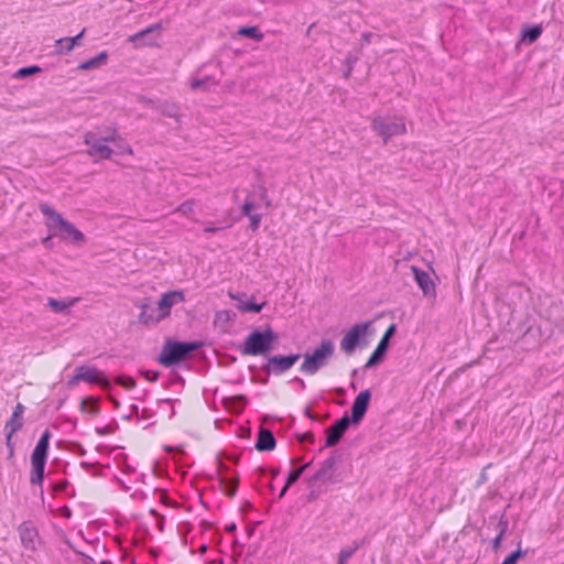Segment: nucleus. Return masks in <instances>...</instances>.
<instances>
[{
  "mask_svg": "<svg viewBox=\"0 0 564 564\" xmlns=\"http://www.w3.org/2000/svg\"><path fill=\"white\" fill-rule=\"evenodd\" d=\"M40 210L46 218L45 224L52 232V236L76 245H80L85 241L84 234L72 223L64 219L53 207L47 204H41Z\"/></svg>",
  "mask_w": 564,
  "mask_h": 564,
  "instance_id": "f257e3e1",
  "label": "nucleus"
},
{
  "mask_svg": "<svg viewBox=\"0 0 564 564\" xmlns=\"http://www.w3.org/2000/svg\"><path fill=\"white\" fill-rule=\"evenodd\" d=\"M116 128L97 127L84 134V143L87 145L86 153L93 158L95 162L108 160L113 154V150L108 145L116 138Z\"/></svg>",
  "mask_w": 564,
  "mask_h": 564,
  "instance_id": "f03ea898",
  "label": "nucleus"
},
{
  "mask_svg": "<svg viewBox=\"0 0 564 564\" xmlns=\"http://www.w3.org/2000/svg\"><path fill=\"white\" fill-rule=\"evenodd\" d=\"M338 463V456L330 455L322 462L318 470L306 479L307 487L311 489L308 495L310 500L316 499L323 491V486L334 485L339 481L336 476V466Z\"/></svg>",
  "mask_w": 564,
  "mask_h": 564,
  "instance_id": "7ed1b4c3",
  "label": "nucleus"
},
{
  "mask_svg": "<svg viewBox=\"0 0 564 564\" xmlns=\"http://www.w3.org/2000/svg\"><path fill=\"white\" fill-rule=\"evenodd\" d=\"M373 334V322L357 323L345 333L339 347L345 354H352L358 347H366Z\"/></svg>",
  "mask_w": 564,
  "mask_h": 564,
  "instance_id": "20e7f679",
  "label": "nucleus"
},
{
  "mask_svg": "<svg viewBox=\"0 0 564 564\" xmlns=\"http://www.w3.org/2000/svg\"><path fill=\"white\" fill-rule=\"evenodd\" d=\"M51 436V432L48 430H45L42 433L35 448L32 452V469L30 475V482L32 485H42L43 482Z\"/></svg>",
  "mask_w": 564,
  "mask_h": 564,
  "instance_id": "39448f33",
  "label": "nucleus"
},
{
  "mask_svg": "<svg viewBox=\"0 0 564 564\" xmlns=\"http://www.w3.org/2000/svg\"><path fill=\"white\" fill-rule=\"evenodd\" d=\"M371 128L384 143L392 137L406 132L404 118L401 116H377L372 119Z\"/></svg>",
  "mask_w": 564,
  "mask_h": 564,
  "instance_id": "423d86ee",
  "label": "nucleus"
},
{
  "mask_svg": "<svg viewBox=\"0 0 564 564\" xmlns=\"http://www.w3.org/2000/svg\"><path fill=\"white\" fill-rule=\"evenodd\" d=\"M275 335L271 328L264 332L254 330L243 341L241 352L247 356H259L269 352Z\"/></svg>",
  "mask_w": 564,
  "mask_h": 564,
  "instance_id": "0eeeda50",
  "label": "nucleus"
},
{
  "mask_svg": "<svg viewBox=\"0 0 564 564\" xmlns=\"http://www.w3.org/2000/svg\"><path fill=\"white\" fill-rule=\"evenodd\" d=\"M334 354V344L330 340H323L311 354L304 356L301 370L307 375H314L323 368Z\"/></svg>",
  "mask_w": 564,
  "mask_h": 564,
  "instance_id": "6e6552de",
  "label": "nucleus"
},
{
  "mask_svg": "<svg viewBox=\"0 0 564 564\" xmlns=\"http://www.w3.org/2000/svg\"><path fill=\"white\" fill-rule=\"evenodd\" d=\"M200 343L166 341L160 355V362L164 366H172L183 360L189 352L198 349Z\"/></svg>",
  "mask_w": 564,
  "mask_h": 564,
  "instance_id": "1a4fd4ad",
  "label": "nucleus"
},
{
  "mask_svg": "<svg viewBox=\"0 0 564 564\" xmlns=\"http://www.w3.org/2000/svg\"><path fill=\"white\" fill-rule=\"evenodd\" d=\"M80 382L89 386L97 384L101 388H110V381L105 372L90 365L78 366L75 369V373L68 380V384L70 386H76Z\"/></svg>",
  "mask_w": 564,
  "mask_h": 564,
  "instance_id": "9d476101",
  "label": "nucleus"
},
{
  "mask_svg": "<svg viewBox=\"0 0 564 564\" xmlns=\"http://www.w3.org/2000/svg\"><path fill=\"white\" fill-rule=\"evenodd\" d=\"M162 30V23H155L133 35H130L128 41L135 47L156 46L159 45Z\"/></svg>",
  "mask_w": 564,
  "mask_h": 564,
  "instance_id": "9b49d317",
  "label": "nucleus"
},
{
  "mask_svg": "<svg viewBox=\"0 0 564 564\" xmlns=\"http://www.w3.org/2000/svg\"><path fill=\"white\" fill-rule=\"evenodd\" d=\"M185 301L184 293L182 291H170L164 293L158 302V314L156 319H164L171 313V308Z\"/></svg>",
  "mask_w": 564,
  "mask_h": 564,
  "instance_id": "f8f14e48",
  "label": "nucleus"
},
{
  "mask_svg": "<svg viewBox=\"0 0 564 564\" xmlns=\"http://www.w3.org/2000/svg\"><path fill=\"white\" fill-rule=\"evenodd\" d=\"M351 424L349 416L344 415L339 420H337L334 424L328 426L325 430L326 440H325V447H333L336 446L339 441L341 440L345 432L348 430L349 425Z\"/></svg>",
  "mask_w": 564,
  "mask_h": 564,
  "instance_id": "ddd939ff",
  "label": "nucleus"
},
{
  "mask_svg": "<svg viewBox=\"0 0 564 564\" xmlns=\"http://www.w3.org/2000/svg\"><path fill=\"white\" fill-rule=\"evenodd\" d=\"M213 403H214L215 408H217L218 403H219L228 412L237 414V413H240L245 409V406L247 404V398L242 394L234 395V397L223 395V397L218 398L217 390H214Z\"/></svg>",
  "mask_w": 564,
  "mask_h": 564,
  "instance_id": "4468645a",
  "label": "nucleus"
},
{
  "mask_svg": "<svg viewBox=\"0 0 564 564\" xmlns=\"http://www.w3.org/2000/svg\"><path fill=\"white\" fill-rule=\"evenodd\" d=\"M370 390H361L355 399L351 406V416L349 417L351 424H359L364 419L370 402Z\"/></svg>",
  "mask_w": 564,
  "mask_h": 564,
  "instance_id": "2eb2a0df",
  "label": "nucleus"
},
{
  "mask_svg": "<svg viewBox=\"0 0 564 564\" xmlns=\"http://www.w3.org/2000/svg\"><path fill=\"white\" fill-rule=\"evenodd\" d=\"M410 270L424 296L434 299L436 296V288L430 274L415 265H411Z\"/></svg>",
  "mask_w": 564,
  "mask_h": 564,
  "instance_id": "dca6fc26",
  "label": "nucleus"
},
{
  "mask_svg": "<svg viewBox=\"0 0 564 564\" xmlns=\"http://www.w3.org/2000/svg\"><path fill=\"white\" fill-rule=\"evenodd\" d=\"M18 531L22 545L26 550L35 551L39 532L34 524L31 521H24L19 525Z\"/></svg>",
  "mask_w": 564,
  "mask_h": 564,
  "instance_id": "f3484780",
  "label": "nucleus"
},
{
  "mask_svg": "<svg viewBox=\"0 0 564 564\" xmlns=\"http://www.w3.org/2000/svg\"><path fill=\"white\" fill-rule=\"evenodd\" d=\"M394 333H395V325L391 324L388 327V329L386 330L381 340L379 341L377 348L375 349V351L368 359L366 367H372V366L377 365L383 358V356L386 355V351L388 349V346H389V340L394 335Z\"/></svg>",
  "mask_w": 564,
  "mask_h": 564,
  "instance_id": "a211bd4d",
  "label": "nucleus"
},
{
  "mask_svg": "<svg viewBox=\"0 0 564 564\" xmlns=\"http://www.w3.org/2000/svg\"><path fill=\"white\" fill-rule=\"evenodd\" d=\"M299 358L300 355L273 356L269 358V369L275 373H281L294 366Z\"/></svg>",
  "mask_w": 564,
  "mask_h": 564,
  "instance_id": "6ab92c4d",
  "label": "nucleus"
},
{
  "mask_svg": "<svg viewBox=\"0 0 564 564\" xmlns=\"http://www.w3.org/2000/svg\"><path fill=\"white\" fill-rule=\"evenodd\" d=\"M275 445L276 442L273 433L270 430L261 427L254 445L256 449L259 452H270L275 448Z\"/></svg>",
  "mask_w": 564,
  "mask_h": 564,
  "instance_id": "aec40b11",
  "label": "nucleus"
},
{
  "mask_svg": "<svg viewBox=\"0 0 564 564\" xmlns=\"http://www.w3.org/2000/svg\"><path fill=\"white\" fill-rule=\"evenodd\" d=\"M243 296H245L243 294L229 293V297L231 300L237 301V308L241 313H249V312H251V313H259L264 307V305L267 304L265 302L257 304V303H253L251 301H245Z\"/></svg>",
  "mask_w": 564,
  "mask_h": 564,
  "instance_id": "412c9836",
  "label": "nucleus"
},
{
  "mask_svg": "<svg viewBox=\"0 0 564 564\" xmlns=\"http://www.w3.org/2000/svg\"><path fill=\"white\" fill-rule=\"evenodd\" d=\"M219 82V78L212 75H207L202 78H193L191 80L189 86L192 90L202 89L204 91H209L214 87L218 86Z\"/></svg>",
  "mask_w": 564,
  "mask_h": 564,
  "instance_id": "4be33fe9",
  "label": "nucleus"
},
{
  "mask_svg": "<svg viewBox=\"0 0 564 564\" xmlns=\"http://www.w3.org/2000/svg\"><path fill=\"white\" fill-rule=\"evenodd\" d=\"M79 301L78 297H69L66 300H56L53 297H50L47 301V305L51 307V310L55 313H63L69 307L74 306Z\"/></svg>",
  "mask_w": 564,
  "mask_h": 564,
  "instance_id": "5701e85b",
  "label": "nucleus"
},
{
  "mask_svg": "<svg viewBox=\"0 0 564 564\" xmlns=\"http://www.w3.org/2000/svg\"><path fill=\"white\" fill-rule=\"evenodd\" d=\"M107 59H108V54L106 52H101L97 56H95L90 59H87L85 62H82L78 65V69L89 70V69L98 68V67L105 65L107 63Z\"/></svg>",
  "mask_w": 564,
  "mask_h": 564,
  "instance_id": "b1692460",
  "label": "nucleus"
},
{
  "mask_svg": "<svg viewBox=\"0 0 564 564\" xmlns=\"http://www.w3.org/2000/svg\"><path fill=\"white\" fill-rule=\"evenodd\" d=\"M99 399L94 397H86L80 400L79 409L83 413L96 415L99 413L98 406Z\"/></svg>",
  "mask_w": 564,
  "mask_h": 564,
  "instance_id": "393cba45",
  "label": "nucleus"
},
{
  "mask_svg": "<svg viewBox=\"0 0 564 564\" xmlns=\"http://www.w3.org/2000/svg\"><path fill=\"white\" fill-rule=\"evenodd\" d=\"M311 464H312L311 462H310V463H306V464L302 465L300 468L294 469V470H291V471L289 473L288 478H286V482H285L284 487L282 488V490H281L280 495H279V497H280V498H282V497L285 495V492H286L288 488H289L291 485H293L294 482H296V481L300 479V477L302 476V474L304 473V470H305L306 468H308Z\"/></svg>",
  "mask_w": 564,
  "mask_h": 564,
  "instance_id": "a878e982",
  "label": "nucleus"
},
{
  "mask_svg": "<svg viewBox=\"0 0 564 564\" xmlns=\"http://www.w3.org/2000/svg\"><path fill=\"white\" fill-rule=\"evenodd\" d=\"M542 34L540 25L525 26L521 32V41L528 44L534 43Z\"/></svg>",
  "mask_w": 564,
  "mask_h": 564,
  "instance_id": "bb28decb",
  "label": "nucleus"
},
{
  "mask_svg": "<svg viewBox=\"0 0 564 564\" xmlns=\"http://www.w3.org/2000/svg\"><path fill=\"white\" fill-rule=\"evenodd\" d=\"M115 138H116L115 140L110 141V143H112L113 147H115L113 153L133 155L132 148L128 144V142L124 139H122L119 135L117 129H116V137Z\"/></svg>",
  "mask_w": 564,
  "mask_h": 564,
  "instance_id": "cd10ccee",
  "label": "nucleus"
},
{
  "mask_svg": "<svg viewBox=\"0 0 564 564\" xmlns=\"http://www.w3.org/2000/svg\"><path fill=\"white\" fill-rule=\"evenodd\" d=\"M236 318V313L230 310H221L218 311L215 315V325L219 327H225L228 324L232 323Z\"/></svg>",
  "mask_w": 564,
  "mask_h": 564,
  "instance_id": "c85d7f7f",
  "label": "nucleus"
},
{
  "mask_svg": "<svg viewBox=\"0 0 564 564\" xmlns=\"http://www.w3.org/2000/svg\"><path fill=\"white\" fill-rule=\"evenodd\" d=\"M361 546V542L354 541L352 545L347 549H341L338 554V564H346L347 561L356 553Z\"/></svg>",
  "mask_w": 564,
  "mask_h": 564,
  "instance_id": "c756f323",
  "label": "nucleus"
},
{
  "mask_svg": "<svg viewBox=\"0 0 564 564\" xmlns=\"http://www.w3.org/2000/svg\"><path fill=\"white\" fill-rule=\"evenodd\" d=\"M23 426V419L19 414L11 415L10 420L4 425V432L17 433Z\"/></svg>",
  "mask_w": 564,
  "mask_h": 564,
  "instance_id": "7c9ffc66",
  "label": "nucleus"
},
{
  "mask_svg": "<svg viewBox=\"0 0 564 564\" xmlns=\"http://www.w3.org/2000/svg\"><path fill=\"white\" fill-rule=\"evenodd\" d=\"M238 34L242 36L251 37L256 41H261L263 39V34L259 31L257 26H245L238 30Z\"/></svg>",
  "mask_w": 564,
  "mask_h": 564,
  "instance_id": "2f4dec72",
  "label": "nucleus"
},
{
  "mask_svg": "<svg viewBox=\"0 0 564 564\" xmlns=\"http://www.w3.org/2000/svg\"><path fill=\"white\" fill-rule=\"evenodd\" d=\"M56 54L63 55L74 50L73 44L66 37L58 39L55 42Z\"/></svg>",
  "mask_w": 564,
  "mask_h": 564,
  "instance_id": "473e14b6",
  "label": "nucleus"
},
{
  "mask_svg": "<svg viewBox=\"0 0 564 564\" xmlns=\"http://www.w3.org/2000/svg\"><path fill=\"white\" fill-rule=\"evenodd\" d=\"M161 319H156V315H153L152 313H149L148 310H143L139 315V322L142 324H155L160 322Z\"/></svg>",
  "mask_w": 564,
  "mask_h": 564,
  "instance_id": "72a5a7b5",
  "label": "nucleus"
},
{
  "mask_svg": "<svg viewBox=\"0 0 564 564\" xmlns=\"http://www.w3.org/2000/svg\"><path fill=\"white\" fill-rule=\"evenodd\" d=\"M525 551H521L520 549L511 552L501 564H517L519 558L525 555Z\"/></svg>",
  "mask_w": 564,
  "mask_h": 564,
  "instance_id": "f704fd0d",
  "label": "nucleus"
},
{
  "mask_svg": "<svg viewBox=\"0 0 564 564\" xmlns=\"http://www.w3.org/2000/svg\"><path fill=\"white\" fill-rule=\"evenodd\" d=\"M40 70H41V68L37 66L23 67L18 70L17 76L25 77V76L39 73Z\"/></svg>",
  "mask_w": 564,
  "mask_h": 564,
  "instance_id": "c9c22d12",
  "label": "nucleus"
},
{
  "mask_svg": "<svg viewBox=\"0 0 564 564\" xmlns=\"http://www.w3.org/2000/svg\"><path fill=\"white\" fill-rule=\"evenodd\" d=\"M116 383L122 386L123 388H131L135 384L134 380L127 376H119L116 380Z\"/></svg>",
  "mask_w": 564,
  "mask_h": 564,
  "instance_id": "e433bc0d",
  "label": "nucleus"
},
{
  "mask_svg": "<svg viewBox=\"0 0 564 564\" xmlns=\"http://www.w3.org/2000/svg\"><path fill=\"white\" fill-rule=\"evenodd\" d=\"M194 210V202L187 200L181 204L177 208V212L182 213L183 215H189Z\"/></svg>",
  "mask_w": 564,
  "mask_h": 564,
  "instance_id": "4c0bfd02",
  "label": "nucleus"
},
{
  "mask_svg": "<svg viewBox=\"0 0 564 564\" xmlns=\"http://www.w3.org/2000/svg\"><path fill=\"white\" fill-rule=\"evenodd\" d=\"M6 433V446L8 448V456L9 457H13L14 455V443L12 442V436L14 433H9V432H4Z\"/></svg>",
  "mask_w": 564,
  "mask_h": 564,
  "instance_id": "58836bf2",
  "label": "nucleus"
},
{
  "mask_svg": "<svg viewBox=\"0 0 564 564\" xmlns=\"http://www.w3.org/2000/svg\"><path fill=\"white\" fill-rule=\"evenodd\" d=\"M250 219V228L256 231L258 230L262 215L261 214H251V216H247Z\"/></svg>",
  "mask_w": 564,
  "mask_h": 564,
  "instance_id": "ea45409f",
  "label": "nucleus"
},
{
  "mask_svg": "<svg viewBox=\"0 0 564 564\" xmlns=\"http://www.w3.org/2000/svg\"><path fill=\"white\" fill-rule=\"evenodd\" d=\"M297 440H299L300 443H311V444H313L315 442V436H314L313 433L306 432V433L300 434L297 436Z\"/></svg>",
  "mask_w": 564,
  "mask_h": 564,
  "instance_id": "a19ab883",
  "label": "nucleus"
},
{
  "mask_svg": "<svg viewBox=\"0 0 564 564\" xmlns=\"http://www.w3.org/2000/svg\"><path fill=\"white\" fill-rule=\"evenodd\" d=\"M256 209V204L251 200H246L245 204L242 205V213L245 216H251L252 210Z\"/></svg>",
  "mask_w": 564,
  "mask_h": 564,
  "instance_id": "79ce46f5",
  "label": "nucleus"
},
{
  "mask_svg": "<svg viewBox=\"0 0 564 564\" xmlns=\"http://www.w3.org/2000/svg\"><path fill=\"white\" fill-rule=\"evenodd\" d=\"M501 529L498 535H496V550L500 546L501 536L507 528V522H503L501 519L498 524Z\"/></svg>",
  "mask_w": 564,
  "mask_h": 564,
  "instance_id": "37998d69",
  "label": "nucleus"
},
{
  "mask_svg": "<svg viewBox=\"0 0 564 564\" xmlns=\"http://www.w3.org/2000/svg\"><path fill=\"white\" fill-rule=\"evenodd\" d=\"M112 431H113V430H112V427H111V426H109V425L104 426V427H96V433H97L98 435H101V436H104V435H108V434H111V433H112Z\"/></svg>",
  "mask_w": 564,
  "mask_h": 564,
  "instance_id": "c03bdc74",
  "label": "nucleus"
},
{
  "mask_svg": "<svg viewBox=\"0 0 564 564\" xmlns=\"http://www.w3.org/2000/svg\"><path fill=\"white\" fill-rule=\"evenodd\" d=\"M83 35H84V30L76 36L66 37V39L69 41V43L73 44V47H75L78 44L79 40L83 37Z\"/></svg>",
  "mask_w": 564,
  "mask_h": 564,
  "instance_id": "a18cd8bd",
  "label": "nucleus"
},
{
  "mask_svg": "<svg viewBox=\"0 0 564 564\" xmlns=\"http://www.w3.org/2000/svg\"><path fill=\"white\" fill-rule=\"evenodd\" d=\"M237 486H238V480H232L229 485V488H228V495L229 496H234L236 494V490H237Z\"/></svg>",
  "mask_w": 564,
  "mask_h": 564,
  "instance_id": "49530a36",
  "label": "nucleus"
},
{
  "mask_svg": "<svg viewBox=\"0 0 564 564\" xmlns=\"http://www.w3.org/2000/svg\"><path fill=\"white\" fill-rule=\"evenodd\" d=\"M24 412V406L21 403H18L13 410V414H19L20 417H22Z\"/></svg>",
  "mask_w": 564,
  "mask_h": 564,
  "instance_id": "de8ad7c7",
  "label": "nucleus"
},
{
  "mask_svg": "<svg viewBox=\"0 0 564 564\" xmlns=\"http://www.w3.org/2000/svg\"><path fill=\"white\" fill-rule=\"evenodd\" d=\"M149 381H153L156 378V372L153 371H147L143 373Z\"/></svg>",
  "mask_w": 564,
  "mask_h": 564,
  "instance_id": "09e8293b",
  "label": "nucleus"
},
{
  "mask_svg": "<svg viewBox=\"0 0 564 564\" xmlns=\"http://www.w3.org/2000/svg\"><path fill=\"white\" fill-rule=\"evenodd\" d=\"M490 467V465H488L484 471L480 474V479L478 480V484H481L484 481H486L488 478H487V475H486V469H488Z\"/></svg>",
  "mask_w": 564,
  "mask_h": 564,
  "instance_id": "8fccbe9b",
  "label": "nucleus"
},
{
  "mask_svg": "<svg viewBox=\"0 0 564 564\" xmlns=\"http://www.w3.org/2000/svg\"><path fill=\"white\" fill-rule=\"evenodd\" d=\"M66 486H67V482L57 484V485L55 486V490H56V491H62V490H64V489L66 488Z\"/></svg>",
  "mask_w": 564,
  "mask_h": 564,
  "instance_id": "3c124183",
  "label": "nucleus"
},
{
  "mask_svg": "<svg viewBox=\"0 0 564 564\" xmlns=\"http://www.w3.org/2000/svg\"><path fill=\"white\" fill-rule=\"evenodd\" d=\"M235 530H236V524L235 523H231V524L226 527V531H228V532H234Z\"/></svg>",
  "mask_w": 564,
  "mask_h": 564,
  "instance_id": "603ef678",
  "label": "nucleus"
},
{
  "mask_svg": "<svg viewBox=\"0 0 564 564\" xmlns=\"http://www.w3.org/2000/svg\"><path fill=\"white\" fill-rule=\"evenodd\" d=\"M204 231H205V232H215V231H217V228H215V227H206V228L204 229Z\"/></svg>",
  "mask_w": 564,
  "mask_h": 564,
  "instance_id": "864d4df0",
  "label": "nucleus"
},
{
  "mask_svg": "<svg viewBox=\"0 0 564 564\" xmlns=\"http://www.w3.org/2000/svg\"><path fill=\"white\" fill-rule=\"evenodd\" d=\"M304 413L307 417H311V419H314V416L312 415L311 411H310V408H305L304 410Z\"/></svg>",
  "mask_w": 564,
  "mask_h": 564,
  "instance_id": "5fc2aeb1",
  "label": "nucleus"
},
{
  "mask_svg": "<svg viewBox=\"0 0 564 564\" xmlns=\"http://www.w3.org/2000/svg\"><path fill=\"white\" fill-rule=\"evenodd\" d=\"M206 549H207V547H206V545H203V546L200 547V551H202V552H205V551H206Z\"/></svg>",
  "mask_w": 564,
  "mask_h": 564,
  "instance_id": "6e6d98bb",
  "label": "nucleus"
},
{
  "mask_svg": "<svg viewBox=\"0 0 564 564\" xmlns=\"http://www.w3.org/2000/svg\"><path fill=\"white\" fill-rule=\"evenodd\" d=\"M82 465H83L84 467H89V466H90V464H88V463H83Z\"/></svg>",
  "mask_w": 564,
  "mask_h": 564,
  "instance_id": "4d7b16f0",
  "label": "nucleus"
},
{
  "mask_svg": "<svg viewBox=\"0 0 564 564\" xmlns=\"http://www.w3.org/2000/svg\"><path fill=\"white\" fill-rule=\"evenodd\" d=\"M112 401H113L115 405L118 406L117 400L112 399Z\"/></svg>",
  "mask_w": 564,
  "mask_h": 564,
  "instance_id": "13d9d810",
  "label": "nucleus"
}]
</instances>
